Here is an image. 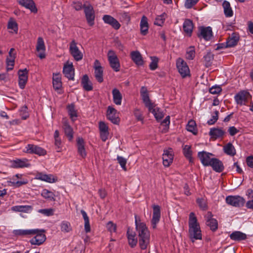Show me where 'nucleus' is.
Here are the masks:
<instances>
[{
  "mask_svg": "<svg viewBox=\"0 0 253 253\" xmlns=\"http://www.w3.org/2000/svg\"><path fill=\"white\" fill-rule=\"evenodd\" d=\"M135 228L138 234L139 245L142 250L147 248L150 242V232L144 222L135 215Z\"/></svg>",
  "mask_w": 253,
  "mask_h": 253,
  "instance_id": "1",
  "label": "nucleus"
},
{
  "mask_svg": "<svg viewBox=\"0 0 253 253\" xmlns=\"http://www.w3.org/2000/svg\"><path fill=\"white\" fill-rule=\"evenodd\" d=\"M189 235L193 242L195 240H201L202 235L199 223L194 212H190L189 216Z\"/></svg>",
  "mask_w": 253,
  "mask_h": 253,
  "instance_id": "2",
  "label": "nucleus"
},
{
  "mask_svg": "<svg viewBox=\"0 0 253 253\" xmlns=\"http://www.w3.org/2000/svg\"><path fill=\"white\" fill-rule=\"evenodd\" d=\"M108 60L110 67L115 72L120 69V63L116 53L113 50H109L107 53Z\"/></svg>",
  "mask_w": 253,
  "mask_h": 253,
  "instance_id": "3",
  "label": "nucleus"
},
{
  "mask_svg": "<svg viewBox=\"0 0 253 253\" xmlns=\"http://www.w3.org/2000/svg\"><path fill=\"white\" fill-rule=\"evenodd\" d=\"M36 230V233H34L33 235L35 236L30 240V243L32 245L40 246L43 244L46 240V236L44 234L45 230L44 229H34Z\"/></svg>",
  "mask_w": 253,
  "mask_h": 253,
  "instance_id": "4",
  "label": "nucleus"
},
{
  "mask_svg": "<svg viewBox=\"0 0 253 253\" xmlns=\"http://www.w3.org/2000/svg\"><path fill=\"white\" fill-rule=\"evenodd\" d=\"M69 52L76 61H80L83 58V54L77 46V43L74 40L70 43Z\"/></svg>",
  "mask_w": 253,
  "mask_h": 253,
  "instance_id": "5",
  "label": "nucleus"
},
{
  "mask_svg": "<svg viewBox=\"0 0 253 253\" xmlns=\"http://www.w3.org/2000/svg\"><path fill=\"white\" fill-rule=\"evenodd\" d=\"M176 67L182 78L190 75V70L187 63L182 59L179 58L176 61Z\"/></svg>",
  "mask_w": 253,
  "mask_h": 253,
  "instance_id": "6",
  "label": "nucleus"
},
{
  "mask_svg": "<svg viewBox=\"0 0 253 253\" xmlns=\"http://www.w3.org/2000/svg\"><path fill=\"white\" fill-rule=\"evenodd\" d=\"M226 202L228 205L240 207L244 205L245 200L240 196H228L226 198Z\"/></svg>",
  "mask_w": 253,
  "mask_h": 253,
  "instance_id": "7",
  "label": "nucleus"
},
{
  "mask_svg": "<svg viewBox=\"0 0 253 253\" xmlns=\"http://www.w3.org/2000/svg\"><path fill=\"white\" fill-rule=\"evenodd\" d=\"M24 152L29 154H35L39 156H44L46 154V151L37 145L29 144L25 147Z\"/></svg>",
  "mask_w": 253,
  "mask_h": 253,
  "instance_id": "8",
  "label": "nucleus"
},
{
  "mask_svg": "<svg viewBox=\"0 0 253 253\" xmlns=\"http://www.w3.org/2000/svg\"><path fill=\"white\" fill-rule=\"evenodd\" d=\"M199 38H203L205 41H209L212 36V29L211 27H200L199 28Z\"/></svg>",
  "mask_w": 253,
  "mask_h": 253,
  "instance_id": "9",
  "label": "nucleus"
},
{
  "mask_svg": "<svg viewBox=\"0 0 253 253\" xmlns=\"http://www.w3.org/2000/svg\"><path fill=\"white\" fill-rule=\"evenodd\" d=\"M93 68L94 69V76L95 79L100 83L103 82V69L101 66V64L99 60H95Z\"/></svg>",
  "mask_w": 253,
  "mask_h": 253,
  "instance_id": "10",
  "label": "nucleus"
},
{
  "mask_svg": "<svg viewBox=\"0 0 253 253\" xmlns=\"http://www.w3.org/2000/svg\"><path fill=\"white\" fill-rule=\"evenodd\" d=\"M213 156L212 153L205 151L199 152L198 153V157L204 166H210L211 162V156Z\"/></svg>",
  "mask_w": 253,
  "mask_h": 253,
  "instance_id": "11",
  "label": "nucleus"
},
{
  "mask_svg": "<svg viewBox=\"0 0 253 253\" xmlns=\"http://www.w3.org/2000/svg\"><path fill=\"white\" fill-rule=\"evenodd\" d=\"M153 216L151 220V224L153 228L156 227L157 224L159 223L161 217L160 207L158 205H153Z\"/></svg>",
  "mask_w": 253,
  "mask_h": 253,
  "instance_id": "12",
  "label": "nucleus"
},
{
  "mask_svg": "<svg viewBox=\"0 0 253 253\" xmlns=\"http://www.w3.org/2000/svg\"><path fill=\"white\" fill-rule=\"evenodd\" d=\"M84 13L86 21L88 25L92 26L94 24L95 14L93 7L91 6L84 7Z\"/></svg>",
  "mask_w": 253,
  "mask_h": 253,
  "instance_id": "13",
  "label": "nucleus"
},
{
  "mask_svg": "<svg viewBox=\"0 0 253 253\" xmlns=\"http://www.w3.org/2000/svg\"><path fill=\"white\" fill-rule=\"evenodd\" d=\"M250 94L248 91L243 90L236 94L234 97L236 103L240 105H246Z\"/></svg>",
  "mask_w": 253,
  "mask_h": 253,
  "instance_id": "14",
  "label": "nucleus"
},
{
  "mask_svg": "<svg viewBox=\"0 0 253 253\" xmlns=\"http://www.w3.org/2000/svg\"><path fill=\"white\" fill-rule=\"evenodd\" d=\"M36 51L39 53L38 56L40 59H43L45 57V46L44 41L42 37L38 38Z\"/></svg>",
  "mask_w": 253,
  "mask_h": 253,
  "instance_id": "15",
  "label": "nucleus"
},
{
  "mask_svg": "<svg viewBox=\"0 0 253 253\" xmlns=\"http://www.w3.org/2000/svg\"><path fill=\"white\" fill-rule=\"evenodd\" d=\"M117 110L111 106L108 107L107 118L114 124H118L120 119L117 114Z\"/></svg>",
  "mask_w": 253,
  "mask_h": 253,
  "instance_id": "16",
  "label": "nucleus"
},
{
  "mask_svg": "<svg viewBox=\"0 0 253 253\" xmlns=\"http://www.w3.org/2000/svg\"><path fill=\"white\" fill-rule=\"evenodd\" d=\"M28 70L25 68L19 70L18 72L19 76V85L20 88L23 89L28 80Z\"/></svg>",
  "mask_w": 253,
  "mask_h": 253,
  "instance_id": "17",
  "label": "nucleus"
},
{
  "mask_svg": "<svg viewBox=\"0 0 253 253\" xmlns=\"http://www.w3.org/2000/svg\"><path fill=\"white\" fill-rule=\"evenodd\" d=\"M17 1L20 5L29 9L32 12H37L38 9L33 0H17Z\"/></svg>",
  "mask_w": 253,
  "mask_h": 253,
  "instance_id": "18",
  "label": "nucleus"
},
{
  "mask_svg": "<svg viewBox=\"0 0 253 253\" xmlns=\"http://www.w3.org/2000/svg\"><path fill=\"white\" fill-rule=\"evenodd\" d=\"M226 133L225 131L222 128L219 127L211 128L209 132L210 136L214 139L223 138Z\"/></svg>",
  "mask_w": 253,
  "mask_h": 253,
  "instance_id": "19",
  "label": "nucleus"
},
{
  "mask_svg": "<svg viewBox=\"0 0 253 253\" xmlns=\"http://www.w3.org/2000/svg\"><path fill=\"white\" fill-rule=\"evenodd\" d=\"M151 105H149V106H146L148 108L149 111L151 112L157 121H160L164 117V115L163 112L161 111L160 108L156 107V105L152 103H150Z\"/></svg>",
  "mask_w": 253,
  "mask_h": 253,
  "instance_id": "20",
  "label": "nucleus"
},
{
  "mask_svg": "<svg viewBox=\"0 0 253 253\" xmlns=\"http://www.w3.org/2000/svg\"><path fill=\"white\" fill-rule=\"evenodd\" d=\"M173 159L172 150L171 149L166 150L163 155V165L165 167H169L172 163Z\"/></svg>",
  "mask_w": 253,
  "mask_h": 253,
  "instance_id": "21",
  "label": "nucleus"
},
{
  "mask_svg": "<svg viewBox=\"0 0 253 253\" xmlns=\"http://www.w3.org/2000/svg\"><path fill=\"white\" fill-rule=\"evenodd\" d=\"M239 41V37L236 35H232L231 37H229L227 40L226 45L223 43L219 44L216 49H219L224 47H233L237 44Z\"/></svg>",
  "mask_w": 253,
  "mask_h": 253,
  "instance_id": "22",
  "label": "nucleus"
},
{
  "mask_svg": "<svg viewBox=\"0 0 253 253\" xmlns=\"http://www.w3.org/2000/svg\"><path fill=\"white\" fill-rule=\"evenodd\" d=\"M102 19L105 23L109 24L115 30H118L121 27V24L119 22L110 15H105Z\"/></svg>",
  "mask_w": 253,
  "mask_h": 253,
  "instance_id": "23",
  "label": "nucleus"
},
{
  "mask_svg": "<svg viewBox=\"0 0 253 253\" xmlns=\"http://www.w3.org/2000/svg\"><path fill=\"white\" fill-rule=\"evenodd\" d=\"M212 214L211 212H208L207 213V220L206 224L210 229L213 231H215L218 228V222L215 218H212Z\"/></svg>",
  "mask_w": 253,
  "mask_h": 253,
  "instance_id": "24",
  "label": "nucleus"
},
{
  "mask_svg": "<svg viewBox=\"0 0 253 253\" xmlns=\"http://www.w3.org/2000/svg\"><path fill=\"white\" fill-rule=\"evenodd\" d=\"M63 73L69 80H73L74 77V69L73 64H65L64 66Z\"/></svg>",
  "mask_w": 253,
  "mask_h": 253,
  "instance_id": "25",
  "label": "nucleus"
},
{
  "mask_svg": "<svg viewBox=\"0 0 253 253\" xmlns=\"http://www.w3.org/2000/svg\"><path fill=\"white\" fill-rule=\"evenodd\" d=\"M210 166H211L214 170L218 172H222L224 169L222 162L216 158H211Z\"/></svg>",
  "mask_w": 253,
  "mask_h": 253,
  "instance_id": "26",
  "label": "nucleus"
},
{
  "mask_svg": "<svg viewBox=\"0 0 253 253\" xmlns=\"http://www.w3.org/2000/svg\"><path fill=\"white\" fill-rule=\"evenodd\" d=\"M63 128L68 140L71 141L73 138V130L67 121H64L63 122Z\"/></svg>",
  "mask_w": 253,
  "mask_h": 253,
  "instance_id": "27",
  "label": "nucleus"
},
{
  "mask_svg": "<svg viewBox=\"0 0 253 253\" xmlns=\"http://www.w3.org/2000/svg\"><path fill=\"white\" fill-rule=\"evenodd\" d=\"M132 60L137 65L142 66L143 60L140 53L138 51H133L130 53Z\"/></svg>",
  "mask_w": 253,
  "mask_h": 253,
  "instance_id": "28",
  "label": "nucleus"
},
{
  "mask_svg": "<svg viewBox=\"0 0 253 253\" xmlns=\"http://www.w3.org/2000/svg\"><path fill=\"white\" fill-rule=\"evenodd\" d=\"M52 84L55 90H58L62 87L61 77L60 73L53 74Z\"/></svg>",
  "mask_w": 253,
  "mask_h": 253,
  "instance_id": "29",
  "label": "nucleus"
},
{
  "mask_svg": "<svg viewBox=\"0 0 253 253\" xmlns=\"http://www.w3.org/2000/svg\"><path fill=\"white\" fill-rule=\"evenodd\" d=\"M78 152L82 158H85L86 154L84 149V139L79 137L77 139Z\"/></svg>",
  "mask_w": 253,
  "mask_h": 253,
  "instance_id": "30",
  "label": "nucleus"
},
{
  "mask_svg": "<svg viewBox=\"0 0 253 253\" xmlns=\"http://www.w3.org/2000/svg\"><path fill=\"white\" fill-rule=\"evenodd\" d=\"M81 84L84 89L86 91H90L93 89L92 83L89 81L87 75L83 76L82 79Z\"/></svg>",
  "mask_w": 253,
  "mask_h": 253,
  "instance_id": "31",
  "label": "nucleus"
},
{
  "mask_svg": "<svg viewBox=\"0 0 253 253\" xmlns=\"http://www.w3.org/2000/svg\"><path fill=\"white\" fill-rule=\"evenodd\" d=\"M140 27L141 34L142 35H146L148 33L149 26L147 18L144 15L141 18Z\"/></svg>",
  "mask_w": 253,
  "mask_h": 253,
  "instance_id": "32",
  "label": "nucleus"
},
{
  "mask_svg": "<svg viewBox=\"0 0 253 253\" xmlns=\"http://www.w3.org/2000/svg\"><path fill=\"white\" fill-rule=\"evenodd\" d=\"M140 94L143 102L145 104V106H149V105H151L150 103L151 102V101L149 98L147 88L145 87L142 86L141 88Z\"/></svg>",
  "mask_w": 253,
  "mask_h": 253,
  "instance_id": "33",
  "label": "nucleus"
},
{
  "mask_svg": "<svg viewBox=\"0 0 253 253\" xmlns=\"http://www.w3.org/2000/svg\"><path fill=\"white\" fill-rule=\"evenodd\" d=\"M127 236L129 246L131 248L135 247L137 243V239L135 237V233L132 231L130 232L129 228H128L127 231Z\"/></svg>",
  "mask_w": 253,
  "mask_h": 253,
  "instance_id": "34",
  "label": "nucleus"
},
{
  "mask_svg": "<svg viewBox=\"0 0 253 253\" xmlns=\"http://www.w3.org/2000/svg\"><path fill=\"white\" fill-rule=\"evenodd\" d=\"M183 29L185 33L189 36H191L193 29L192 21L189 19H186L183 24Z\"/></svg>",
  "mask_w": 253,
  "mask_h": 253,
  "instance_id": "35",
  "label": "nucleus"
},
{
  "mask_svg": "<svg viewBox=\"0 0 253 253\" xmlns=\"http://www.w3.org/2000/svg\"><path fill=\"white\" fill-rule=\"evenodd\" d=\"M11 210L14 211L28 213L32 211L33 207L29 205L15 206L11 208Z\"/></svg>",
  "mask_w": 253,
  "mask_h": 253,
  "instance_id": "36",
  "label": "nucleus"
},
{
  "mask_svg": "<svg viewBox=\"0 0 253 253\" xmlns=\"http://www.w3.org/2000/svg\"><path fill=\"white\" fill-rule=\"evenodd\" d=\"M112 94L114 103L117 105H120L122 103V95L119 90L116 88H114Z\"/></svg>",
  "mask_w": 253,
  "mask_h": 253,
  "instance_id": "37",
  "label": "nucleus"
},
{
  "mask_svg": "<svg viewBox=\"0 0 253 253\" xmlns=\"http://www.w3.org/2000/svg\"><path fill=\"white\" fill-rule=\"evenodd\" d=\"M36 230L33 229H18L14 231V233L17 236H28L33 235L34 233H36Z\"/></svg>",
  "mask_w": 253,
  "mask_h": 253,
  "instance_id": "38",
  "label": "nucleus"
},
{
  "mask_svg": "<svg viewBox=\"0 0 253 253\" xmlns=\"http://www.w3.org/2000/svg\"><path fill=\"white\" fill-rule=\"evenodd\" d=\"M12 166L15 168H28L30 167V164L28 163L27 159L21 160L17 159L13 161L12 163Z\"/></svg>",
  "mask_w": 253,
  "mask_h": 253,
  "instance_id": "39",
  "label": "nucleus"
},
{
  "mask_svg": "<svg viewBox=\"0 0 253 253\" xmlns=\"http://www.w3.org/2000/svg\"><path fill=\"white\" fill-rule=\"evenodd\" d=\"M36 178L49 183H53L55 181L53 175L51 174H45L39 173L37 174Z\"/></svg>",
  "mask_w": 253,
  "mask_h": 253,
  "instance_id": "40",
  "label": "nucleus"
},
{
  "mask_svg": "<svg viewBox=\"0 0 253 253\" xmlns=\"http://www.w3.org/2000/svg\"><path fill=\"white\" fill-rule=\"evenodd\" d=\"M230 238L234 241H242L247 238V235L240 231H234L230 235Z\"/></svg>",
  "mask_w": 253,
  "mask_h": 253,
  "instance_id": "41",
  "label": "nucleus"
},
{
  "mask_svg": "<svg viewBox=\"0 0 253 253\" xmlns=\"http://www.w3.org/2000/svg\"><path fill=\"white\" fill-rule=\"evenodd\" d=\"M224 152L230 156H234L236 154L234 146L230 142L228 143L223 147Z\"/></svg>",
  "mask_w": 253,
  "mask_h": 253,
  "instance_id": "42",
  "label": "nucleus"
},
{
  "mask_svg": "<svg viewBox=\"0 0 253 253\" xmlns=\"http://www.w3.org/2000/svg\"><path fill=\"white\" fill-rule=\"evenodd\" d=\"M224 9V13L226 17H230L233 16V12L229 2L224 0L222 3Z\"/></svg>",
  "mask_w": 253,
  "mask_h": 253,
  "instance_id": "43",
  "label": "nucleus"
},
{
  "mask_svg": "<svg viewBox=\"0 0 253 253\" xmlns=\"http://www.w3.org/2000/svg\"><path fill=\"white\" fill-rule=\"evenodd\" d=\"M41 195L47 200L51 201H55V194L52 192L47 189H44L42 190L41 193Z\"/></svg>",
  "mask_w": 253,
  "mask_h": 253,
  "instance_id": "44",
  "label": "nucleus"
},
{
  "mask_svg": "<svg viewBox=\"0 0 253 253\" xmlns=\"http://www.w3.org/2000/svg\"><path fill=\"white\" fill-rule=\"evenodd\" d=\"M186 129L188 131L192 132L194 134H197L196 124L194 120H190L186 126Z\"/></svg>",
  "mask_w": 253,
  "mask_h": 253,
  "instance_id": "45",
  "label": "nucleus"
},
{
  "mask_svg": "<svg viewBox=\"0 0 253 253\" xmlns=\"http://www.w3.org/2000/svg\"><path fill=\"white\" fill-rule=\"evenodd\" d=\"M184 156L189 160L190 163H193V160L192 157V151L190 146L186 145L183 148Z\"/></svg>",
  "mask_w": 253,
  "mask_h": 253,
  "instance_id": "46",
  "label": "nucleus"
},
{
  "mask_svg": "<svg viewBox=\"0 0 253 253\" xmlns=\"http://www.w3.org/2000/svg\"><path fill=\"white\" fill-rule=\"evenodd\" d=\"M204 58L205 61V66L209 67L211 65V61L213 59V54L209 52L204 56Z\"/></svg>",
  "mask_w": 253,
  "mask_h": 253,
  "instance_id": "47",
  "label": "nucleus"
},
{
  "mask_svg": "<svg viewBox=\"0 0 253 253\" xmlns=\"http://www.w3.org/2000/svg\"><path fill=\"white\" fill-rule=\"evenodd\" d=\"M195 56L194 46H190L186 51V58L188 60H193Z\"/></svg>",
  "mask_w": 253,
  "mask_h": 253,
  "instance_id": "48",
  "label": "nucleus"
},
{
  "mask_svg": "<svg viewBox=\"0 0 253 253\" xmlns=\"http://www.w3.org/2000/svg\"><path fill=\"white\" fill-rule=\"evenodd\" d=\"M69 114L73 121H75V118L77 117L76 110L75 109L74 104H71L68 107Z\"/></svg>",
  "mask_w": 253,
  "mask_h": 253,
  "instance_id": "49",
  "label": "nucleus"
},
{
  "mask_svg": "<svg viewBox=\"0 0 253 253\" xmlns=\"http://www.w3.org/2000/svg\"><path fill=\"white\" fill-rule=\"evenodd\" d=\"M200 208L203 211H206L208 209L207 200L203 198H198L196 200Z\"/></svg>",
  "mask_w": 253,
  "mask_h": 253,
  "instance_id": "50",
  "label": "nucleus"
},
{
  "mask_svg": "<svg viewBox=\"0 0 253 253\" xmlns=\"http://www.w3.org/2000/svg\"><path fill=\"white\" fill-rule=\"evenodd\" d=\"M60 227L61 231L63 232H69L72 230L70 223L67 221L62 222Z\"/></svg>",
  "mask_w": 253,
  "mask_h": 253,
  "instance_id": "51",
  "label": "nucleus"
},
{
  "mask_svg": "<svg viewBox=\"0 0 253 253\" xmlns=\"http://www.w3.org/2000/svg\"><path fill=\"white\" fill-rule=\"evenodd\" d=\"M7 28L13 31L14 33L18 32V25L17 23L13 20H10L8 23Z\"/></svg>",
  "mask_w": 253,
  "mask_h": 253,
  "instance_id": "52",
  "label": "nucleus"
},
{
  "mask_svg": "<svg viewBox=\"0 0 253 253\" xmlns=\"http://www.w3.org/2000/svg\"><path fill=\"white\" fill-rule=\"evenodd\" d=\"M151 62L149 65L150 69L151 70H155L158 67V63L159 61V59L158 57L156 56H152L151 57Z\"/></svg>",
  "mask_w": 253,
  "mask_h": 253,
  "instance_id": "53",
  "label": "nucleus"
},
{
  "mask_svg": "<svg viewBox=\"0 0 253 253\" xmlns=\"http://www.w3.org/2000/svg\"><path fill=\"white\" fill-rule=\"evenodd\" d=\"M165 20V14L158 16L155 20L154 24L156 25L161 26Z\"/></svg>",
  "mask_w": 253,
  "mask_h": 253,
  "instance_id": "54",
  "label": "nucleus"
},
{
  "mask_svg": "<svg viewBox=\"0 0 253 253\" xmlns=\"http://www.w3.org/2000/svg\"><path fill=\"white\" fill-rule=\"evenodd\" d=\"M219 112L216 110L214 112V114L212 115L211 119L209 120L207 123L209 125H212L214 124L218 119Z\"/></svg>",
  "mask_w": 253,
  "mask_h": 253,
  "instance_id": "55",
  "label": "nucleus"
},
{
  "mask_svg": "<svg viewBox=\"0 0 253 253\" xmlns=\"http://www.w3.org/2000/svg\"><path fill=\"white\" fill-rule=\"evenodd\" d=\"M27 110L28 108L26 106H22L20 110V115L24 120H26L29 117Z\"/></svg>",
  "mask_w": 253,
  "mask_h": 253,
  "instance_id": "56",
  "label": "nucleus"
},
{
  "mask_svg": "<svg viewBox=\"0 0 253 253\" xmlns=\"http://www.w3.org/2000/svg\"><path fill=\"white\" fill-rule=\"evenodd\" d=\"M117 160L118 161V163L121 166L122 168L124 169L125 170H126V160L121 156H118L117 157Z\"/></svg>",
  "mask_w": 253,
  "mask_h": 253,
  "instance_id": "57",
  "label": "nucleus"
},
{
  "mask_svg": "<svg viewBox=\"0 0 253 253\" xmlns=\"http://www.w3.org/2000/svg\"><path fill=\"white\" fill-rule=\"evenodd\" d=\"M222 91L221 88L219 86H213L209 89V92L212 94H217Z\"/></svg>",
  "mask_w": 253,
  "mask_h": 253,
  "instance_id": "58",
  "label": "nucleus"
},
{
  "mask_svg": "<svg viewBox=\"0 0 253 253\" xmlns=\"http://www.w3.org/2000/svg\"><path fill=\"white\" fill-rule=\"evenodd\" d=\"M199 1V0H186L185 7L188 9L192 8Z\"/></svg>",
  "mask_w": 253,
  "mask_h": 253,
  "instance_id": "59",
  "label": "nucleus"
},
{
  "mask_svg": "<svg viewBox=\"0 0 253 253\" xmlns=\"http://www.w3.org/2000/svg\"><path fill=\"white\" fill-rule=\"evenodd\" d=\"M38 211L46 216H50L53 214V210L51 209H41L39 210Z\"/></svg>",
  "mask_w": 253,
  "mask_h": 253,
  "instance_id": "60",
  "label": "nucleus"
},
{
  "mask_svg": "<svg viewBox=\"0 0 253 253\" xmlns=\"http://www.w3.org/2000/svg\"><path fill=\"white\" fill-rule=\"evenodd\" d=\"M14 60L15 59H13V58H12V59H9L8 58L6 59L7 71L11 70L13 69L14 65Z\"/></svg>",
  "mask_w": 253,
  "mask_h": 253,
  "instance_id": "61",
  "label": "nucleus"
},
{
  "mask_svg": "<svg viewBox=\"0 0 253 253\" xmlns=\"http://www.w3.org/2000/svg\"><path fill=\"white\" fill-rule=\"evenodd\" d=\"M106 227L110 232H115L116 231V225L114 224L112 221L108 222Z\"/></svg>",
  "mask_w": 253,
  "mask_h": 253,
  "instance_id": "62",
  "label": "nucleus"
},
{
  "mask_svg": "<svg viewBox=\"0 0 253 253\" xmlns=\"http://www.w3.org/2000/svg\"><path fill=\"white\" fill-rule=\"evenodd\" d=\"M134 115L137 121H143V117L142 113L138 109H135Z\"/></svg>",
  "mask_w": 253,
  "mask_h": 253,
  "instance_id": "63",
  "label": "nucleus"
},
{
  "mask_svg": "<svg viewBox=\"0 0 253 253\" xmlns=\"http://www.w3.org/2000/svg\"><path fill=\"white\" fill-rule=\"evenodd\" d=\"M99 128L100 132L108 131V127L103 122H100L99 124Z\"/></svg>",
  "mask_w": 253,
  "mask_h": 253,
  "instance_id": "64",
  "label": "nucleus"
}]
</instances>
